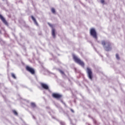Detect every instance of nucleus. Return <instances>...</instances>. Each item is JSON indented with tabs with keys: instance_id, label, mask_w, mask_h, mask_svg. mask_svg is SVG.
Segmentation results:
<instances>
[{
	"instance_id": "obj_1",
	"label": "nucleus",
	"mask_w": 125,
	"mask_h": 125,
	"mask_svg": "<svg viewBox=\"0 0 125 125\" xmlns=\"http://www.w3.org/2000/svg\"><path fill=\"white\" fill-rule=\"evenodd\" d=\"M73 60H74L75 62H76V63H77V64H79V65H80V66H82V67L84 68V62H83L80 59L78 58L77 56L73 55Z\"/></svg>"
},
{
	"instance_id": "obj_2",
	"label": "nucleus",
	"mask_w": 125,
	"mask_h": 125,
	"mask_svg": "<svg viewBox=\"0 0 125 125\" xmlns=\"http://www.w3.org/2000/svg\"><path fill=\"white\" fill-rule=\"evenodd\" d=\"M102 44L104 46L106 44L105 47L106 51H110V50L112 49V47H111V43H110L109 42H106L105 41H103L102 42Z\"/></svg>"
},
{
	"instance_id": "obj_3",
	"label": "nucleus",
	"mask_w": 125,
	"mask_h": 125,
	"mask_svg": "<svg viewBox=\"0 0 125 125\" xmlns=\"http://www.w3.org/2000/svg\"><path fill=\"white\" fill-rule=\"evenodd\" d=\"M86 72L87 73L88 78L90 80H92V78L93 77V75L92 74V71L91 70V69H90V68H89V67H87Z\"/></svg>"
},
{
	"instance_id": "obj_4",
	"label": "nucleus",
	"mask_w": 125,
	"mask_h": 125,
	"mask_svg": "<svg viewBox=\"0 0 125 125\" xmlns=\"http://www.w3.org/2000/svg\"><path fill=\"white\" fill-rule=\"evenodd\" d=\"M90 34L94 39H97V33L94 28H91L90 30Z\"/></svg>"
},
{
	"instance_id": "obj_5",
	"label": "nucleus",
	"mask_w": 125,
	"mask_h": 125,
	"mask_svg": "<svg viewBox=\"0 0 125 125\" xmlns=\"http://www.w3.org/2000/svg\"><path fill=\"white\" fill-rule=\"evenodd\" d=\"M26 70L31 73L32 75H34L35 74V69L34 68L30 67L29 66H26Z\"/></svg>"
},
{
	"instance_id": "obj_6",
	"label": "nucleus",
	"mask_w": 125,
	"mask_h": 125,
	"mask_svg": "<svg viewBox=\"0 0 125 125\" xmlns=\"http://www.w3.org/2000/svg\"><path fill=\"white\" fill-rule=\"evenodd\" d=\"M52 96L53 98H56V99H60L62 97V95L54 93L52 94Z\"/></svg>"
},
{
	"instance_id": "obj_7",
	"label": "nucleus",
	"mask_w": 125,
	"mask_h": 125,
	"mask_svg": "<svg viewBox=\"0 0 125 125\" xmlns=\"http://www.w3.org/2000/svg\"><path fill=\"white\" fill-rule=\"evenodd\" d=\"M0 20H1V21L3 22V23L4 24H5V25H6V26H8V23L7 22L6 20H5V19H4V18H3V16H2V15H1L0 14Z\"/></svg>"
},
{
	"instance_id": "obj_8",
	"label": "nucleus",
	"mask_w": 125,
	"mask_h": 125,
	"mask_svg": "<svg viewBox=\"0 0 125 125\" xmlns=\"http://www.w3.org/2000/svg\"><path fill=\"white\" fill-rule=\"evenodd\" d=\"M41 85L44 89H48L49 88L48 85L44 83H41Z\"/></svg>"
},
{
	"instance_id": "obj_9",
	"label": "nucleus",
	"mask_w": 125,
	"mask_h": 125,
	"mask_svg": "<svg viewBox=\"0 0 125 125\" xmlns=\"http://www.w3.org/2000/svg\"><path fill=\"white\" fill-rule=\"evenodd\" d=\"M31 19H32L33 21H34L35 24L37 25V26H39V23H38V22H37V20H36V19L34 17V16H31Z\"/></svg>"
},
{
	"instance_id": "obj_10",
	"label": "nucleus",
	"mask_w": 125,
	"mask_h": 125,
	"mask_svg": "<svg viewBox=\"0 0 125 125\" xmlns=\"http://www.w3.org/2000/svg\"><path fill=\"white\" fill-rule=\"evenodd\" d=\"M52 36H53V37L54 38H55L56 35H55V29L53 28L52 30Z\"/></svg>"
},
{
	"instance_id": "obj_11",
	"label": "nucleus",
	"mask_w": 125,
	"mask_h": 125,
	"mask_svg": "<svg viewBox=\"0 0 125 125\" xmlns=\"http://www.w3.org/2000/svg\"><path fill=\"white\" fill-rule=\"evenodd\" d=\"M13 113L16 116H18V113H17V111H16V110H13Z\"/></svg>"
},
{
	"instance_id": "obj_12",
	"label": "nucleus",
	"mask_w": 125,
	"mask_h": 125,
	"mask_svg": "<svg viewBox=\"0 0 125 125\" xmlns=\"http://www.w3.org/2000/svg\"><path fill=\"white\" fill-rule=\"evenodd\" d=\"M31 106L33 107V108H35V107H36V104L34 103H31Z\"/></svg>"
},
{
	"instance_id": "obj_13",
	"label": "nucleus",
	"mask_w": 125,
	"mask_h": 125,
	"mask_svg": "<svg viewBox=\"0 0 125 125\" xmlns=\"http://www.w3.org/2000/svg\"><path fill=\"white\" fill-rule=\"evenodd\" d=\"M51 11L52 13H53L54 14H55V9H54V8H52Z\"/></svg>"
},
{
	"instance_id": "obj_14",
	"label": "nucleus",
	"mask_w": 125,
	"mask_h": 125,
	"mask_svg": "<svg viewBox=\"0 0 125 125\" xmlns=\"http://www.w3.org/2000/svg\"><path fill=\"white\" fill-rule=\"evenodd\" d=\"M11 76L13 79H16V76H15V74H14V73H11Z\"/></svg>"
},
{
	"instance_id": "obj_15",
	"label": "nucleus",
	"mask_w": 125,
	"mask_h": 125,
	"mask_svg": "<svg viewBox=\"0 0 125 125\" xmlns=\"http://www.w3.org/2000/svg\"><path fill=\"white\" fill-rule=\"evenodd\" d=\"M116 58H117V59L118 60H119V59H120V57L119 56V54H116Z\"/></svg>"
},
{
	"instance_id": "obj_16",
	"label": "nucleus",
	"mask_w": 125,
	"mask_h": 125,
	"mask_svg": "<svg viewBox=\"0 0 125 125\" xmlns=\"http://www.w3.org/2000/svg\"><path fill=\"white\" fill-rule=\"evenodd\" d=\"M60 72L61 73V74H62V75H64L65 74L63 71L60 70Z\"/></svg>"
},
{
	"instance_id": "obj_17",
	"label": "nucleus",
	"mask_w": 125,
	"mask_h": 125,
	"mask_svg": "<svg viewBox=\"0 0 125 125\" xmlns=\"http://www.w3.org/2000/svg\"><path fill=\"white\" fill-rule=\"evenodd\" d=\"M48 24L49 25V26L50 27H51V28H53V25H52V24H50V23H48Z\"/></svg>"
},
{
	"instance_id": "obj_18",
	"label": "nucleus",
	"mask_w": 125,
	"mask_h": 125,
	"mask_svg": "<svg viewBox=\"0 0 125 125\" xmlns=\"http://www.w3.org/2000/svg\"><path fill=\"white\" fill-rule=\"evenodd\" d=\"M101 3H104L105 2V0H101Z\"/></svg>"
},
{
	"instance_id": "obj_19",
	"label": "nucleus",
	"mask_w": 125,
	"mask_h": 125,
	"mask_svg": "<svg viewBox=\"0 0 125 125\" xmlns=\"http://www.w3.org/2000/svg\"><path fill=\"white\" fill-rule=\"evenodd\" d=\"M70 111H71V112H72V113H74V110H73V109H70Z\"/></svg>"
}]
</instances>
